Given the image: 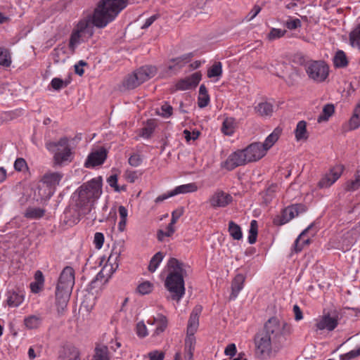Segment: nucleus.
I'll return each instance as SVG.
<instances>
[{
  "label": "nucleus",
  "mask_w": 360,
  "mask_h": 360,
  "mask_svg": "<svg viewBox=\"0 0 360 360\" xmlns=\"http://www.w3.org/2000/svg\"><path fill=\"white\" fill-rule=\"evenodd\" d=\"M128 0H100L91 14L94 26L104 28L112 22L127 4Z\"/></svg>",
  "instance_id": "1"
},
{
  "label": "nucleus",
  "mask_w": 360,
  "mask_h": 360,
  "mask_svg": "<svg viewBox=\"0 0 360 360\" xmlns=\"http://www.w3.org/2000/svg\"><path fill=\"white\" fill-rule=\"evenodd\" d=\"M169 274L165 281V286L172 294V299L179 302L185 294L184 276L186 275L184 264L175 258H170L167 262Z\"/></svg>",
  "instance_id": "2"
},
{
  "label": "nucleus",
  "mask_w": 360,
  "mask_h": 360,
  "mask_svg": "<svg viewBox=\"0 0 360 360\" xmlns=\"http://www.w3.org/2000/svg\"><path fill=\"white\" fill-rule=\"evenodd\" d=\"M78 198L76 206L78 214L86 215L94 208L96 201L102 193L101 178L93 179L82 185L77 190Z\"/></svg>",
  "instance_id": "3"
},
{
  "label": "nucleus",
  "mask_w": 360,
  "mask_h": 360,
  "mask_svg": "<svg viewBox=\"0 0 360 360\" xmlns=\"http://www.w3.org/2000/svg\"><path fill=\"white\" fill-rule=\"evenodd\" d=\"M94 23L91 14L81 19L72 31L69 42V47L74 53L76 47L81 43L84 37H91L94 34Z\"/></svg>",
  "instance_id": "4"
},
{
  "label": "nucleus",
  "mask_w": 360,
  "mask_h": 360,
  "mask_svg": "<svg viewBox=\"0 0 360 360\" xmlns=\"http://www.w3.org/2000/svg\"><path fill=\"white\" fill-rule=\"evenodd\" d=\"M46 149L53 153L55 165H62L67 162H71L72 153L67 137L61 138L58 141H49L46 143Z\"/></svg>",
  "instance_id": "5"
},
{
  "label": "nucleus",
  "mask_w": 360,
  "mask_h": 360,
  "mask_svg": "<svg viewBox=\"0 0 360 360\" xmlns=\"http://www.w3.org/2000/svg\"><path fill=\"white\" fill-rule=\"evenodd\" d=\"M156 72L157 69L155 66H143L125 77L122 83L123 86L126 89H134L153 77Z\"/></svg>",
  "instance_id": "6"
},
{
  "label": "nucleus",
  "mask_w": 360,
  "mask_h": 360,
  "mask_svg": "<svg viewBox=\"0 0 360 360\" xmlns=\"http://www.w3.org/2000/svg\"><path fill=\"white\" fill-rule=\"evenodd\" d=\"M63 174L59 172L46 173L38 186V192L41 200L50 198L54 193L56 187L59 184Z\"/></svg>",
  "instance_id": "7"
},
{
  "label": "nucleus",
  "mask_w": 360,
  "mask_h": 360,
  "mask_svg": "<svg viewBox=\"0 0 360 360\" xmlns=\"http://www.w3.org/2000/svg\"><path fill=\"white\" fill-rule=\"evenodd\" d=\"M305 71L309 79L316 82L325 81L329 75V67L323 60H311L306 63Z\"/></svg>",
  "instance_id": "8"
},
{
  "label": "nucleus",
  "mask_w": 360,
  "mask_h": 360,
  "mask_svg": "<svg viewBox=\"0 0 360 360\" xmlns=\"http://www.w3.org/2000/svg\"><path fill=\"white\" fill-rule=\"evenodd\" d=\"M286 328H289L286 323L280 321L277 318L272 317L267 321L262 330L271 337V340L275 344H277L285 334Z\"/></svg>",
  "instance_id": "9"
},
{
  "label": "nucleus",
  "mask_w": 360,
  "mask_h": 360,
  "mask_svg": "<svg viewBox=\"0 0 360 360\" xmlns=\"http://www.w3.org/2000/svg\"><path fill=\"white\" fill-rule=\"evenodd\" d=\"M255 354L258 358H264L271 352V345L275 342L263 330L257 332L254 338Z\"/></svg>",
  "instance_id": "10"
},
{
  "label": "nucleus",
  "mask_w": 360,
  "mask_h": 360,
  "mask_svg": "<svg viewBox=\"0 0 360 360\" xmlns=\"http://www.w3.org/2000/svg\"><path fill=\"white\" fill-rule=\"evenodd\" d=\"M243 149L237 150L231 153L227 159L221 163V167L228 171L233 170L235 168L248 164Z\"/></svg>",
  "instance_id": "11"
},
{
  "label": "nucleus",
  "mask_w": 360,
  "mask_h": 360,
  "mask_svg": "<svg viewBox=\"0 0 360 360\" xmlns=\"http://www.w3.org/2000/svg\"><path fill=\"white\" fill-rule=\"evenodd\" d=\"M75 285V271L71 266H66L60 273L56 288L71 292Z\"/></svg>",
  "instance_id": "12"
},
{
  "label": "nucleus",
  "mask_w": 360,
  "mask_h": 360,
  "mask_svg": "<svg viewBox=\"0 0 360 360\" xmlns=\"http://www.w3.org/2000/svg\"><path fill=\"white\" fill-rule=\"evenodd\" d=\"M120 251L116 250L115 249L112 250V253L108 257L107 263L102 268L101 271L97 275V278H105L108 279L111 277L112 274L115 271L117 268L118 267L117 259L120 257Z\"/></svg>",
  "instance_id": "13"
},
{
  "label": "nucleus",
  "mask_w": 360,
  "mask_h": 360,
  "mask_svg": "<svg viewBox=\"0 0 360 360\" xmlns=\"http://www.w3.org/2000/svg\"><path fill=\"white\" fill-rule=\"evenodd\" d=\"M243 150L248 163L257 162L266 154L260 142H254L248 146Z\"/></svg>",
  "instance_id": "14"
},
{
  "label": "nucleus",
  "mask_w": 360,
  "mask_h": 360,
  "mask_svg": "<svg viewBox=\"0 0 360 360\" xmlns=\"http://www.w3.org/2000/svg\"><path fill=\"white\" fill-rule=\"evenodd\" d=\"M301 211H304V207L302 205L289 206L283 210L281 216L274 219V222L278 226L283 225L297 216Z\"/></svg>",
  "instance_id": "15"
},
{
  "label": "nucleus",
  "mask_w": 360,
  "mask_h": 360,
  "mask_svg": "<svg viewBox=\"0 0 360 360\" xmlns=\"http://www.w3.org/2000/svg\"><path fill=\"white\" fill-rule=\"evenodd\" d=\"M344 169L342 165H336L333 167L329 173L324 175L319 182L320 188H328L333 185L341 176Z\"/></svg>",
  "instance_id": "16"
},
{
  "label": "nucleus",
  "mask_w": 360,
  "mask_h": 360,
  "mask_svg": "<svg viewBox=\"0 0 360 360\" xmlns=\"http://www.w3.org/2000/svg\"><path fill=\"white\" fill-rule=\"evenodd\" d=\"M344 169L342 165H336L333 167L329 173L324 175L319 182L320 188H328L333 185L341 176Z\"/></svg>",
  "instance_id": "17"
},
{
  "label": "nucleus",
  "mask_w": 360,
  "mask_h": 360,
  "mask_svg": "<svg viewBox=\"0 0 360 360\" xmlns=\"http://www.w3.org/2000/svg\"><path fill=\"white\" fill-rule=\"evenodd\" d=\"M107 158L106 150L101 147L91 153L85 162V167L87 168L93 167L102 165Z\"/></svg>",
  "instance_id": "18"
},
{
  "label": "nucleus",
  "mask_w": 360,
  "mask_h": 360,
  "mask_svg": "<svg viewBox=\"0 0 360 360\" xmlns=\"http://www.w3.org/2000/svg\"><path fill=\"white\" fill-rule=\"evenodd\" d=\"M201 77L200 72H194L191 76L178 81L176 84V89L184 91L195 87L200 82Z\"/></svg>",
  "instance_id": "19"
},
{
  "label": "nucleus",
  "mask_w": 360,
  "mask_h": 360,
  "mask_svg": "<svg viewBox=\"0 0 360 360\" xmlns=\"http://www.w3.org/2000/svg\"><path fill=\"white\" fill-rule=\"evenodd\" d=\"M338 324V319L332 317L329 314H327L316 320L315 328L317 330H327L332 331L337 327Z\"/></svg>",
  "instance_id": "20"
},
{
  "label": "nucleus",
  "mask_w": 360,
  "mask_h": 360,
  "mask_svg": "<svg viewBox=\"0 0 360 360\" xmlns=\"http://www.w3.org/2000/svg\"><path fill=\"white\" fill-rule=\"evenodd\" d=\"M232 197L222 191L215 192L210 199V205L213 207H224L232 202Z\"/></svg>",
  "instance_id": "21"
},
{
  "label": "nucleus",
  "mask_w": 360,
  "mask_h": 360,
  "mask_svg": "<svg viewBox=\"0 0 360 360\" xmlns=\"http://www.w3.org/2000/svg\"><path fill=\"white\" fill-rule=\"evenodd\" d=\"M71 292L56 288V306L58 314H63L67 307L70 300Z\"/></svg>",
  "instance_id": "22"
},
{
  "label": "nucleus",
  "mask_w": 360,
  "mask_h": 360,
  "mask_svg": "<svg viewBox=\"0 0 360 360\" xmlns=\"http://www.w3.org/2000/svg\"><path fill=\"white\" fill-rule=\"evenodd\" d=\"M148 325H156V328L153 333V336H158L163 333L167 327V319L165 316L158 314L157 316L149 319L147 321Z\"/></svg>",
  "instance_id": "23"
},
{
  "label": "nucleus",
  "mask_w": 360,
  "mask_h": 360,
  "mask_svg": "<svg viewBox=\"0 0 360 360\" xmlns=\"http://www.w3.org/2000/svg\"><path fill=\"white\" fill-rule=\"evenodd\" d=\"M201 311L202 307L200 306H197L191 312L187 326L188 334L194 335L197 331L199 326V314Z\"/></svg>",
  "instance_id": "24"
},
{
  "label": "nucleus",
  "mask_w": 360,
  "mask_h": 360,
  "mask_svg": "<svg viewBox=\"0 0 360 360\" xmlns=\"http://www.w3.org/2000/svg\"><path fill=\"white\" fill-rule=\"evenodd\" d=\"M245 277L241 274H237L232 281L231 298L235 299L237 297L239 292L243 289Z\"/></svg>",
  "instance_id": "25"
},
{
  "label": "nucleus",
  "mask_w": 360,
  "mask_h": 360,
  "mask_svg": "<svg viewBox=\"0 0 360 360\" xmlns=\"http://www.w3.org/2000/svg\"><path fill=\"white\" fill-rule=\"evenodd\" d=\"M60 360H80V353L75 347H65L59 356Z\"/></svg>",
  "instance_id": "26"
},
{
  "label": "nucleus",
  "mask_w": 360,
  "mask_h": 360,
  "mask_svg": "<svg viewBox=\"0 0 360 360\" xmlns=\"http://www.w3.org/2000/svg\"><path fill=\"white\" fill-rule=\"evenodd\" d=\"M282 129L277 127L276 128L271 134H270L265 139L264 143H262V146H263L264 149H265L266 153L274 145V143L278 141Z\"/></svg>",
  "instance_id": "27"
},
{
  "label": "nucleus",
  "mask_w": 360,
  "mask_h": 360,
  "mask_svg": "<svg viewBox=\"0 0 360 360\" xmlns=\"http://www.w3.org/2000/svg\"><path fill=\"white\" fill-rule=\"evenodd\" d=\"M198 186L195 183H189L176 186L174 190L171 191L172 195H176L179 194H186L193 193L198 191Z\"/></svg>",
  "instance_id": "28"
},
{
  "label": "nucleus",
  "mask_w": 360,
  "mask_h": 360,
  "mask_svg": "<svg viewBox=\"0 0 360 360\" xmlns=\"http://www.w3.org/2000/svg\"><path fill=\"white\" fill-rule=\"evenodd\" d=\"M313 224H310L307 229H305L297 237L295 241L294 248L296 252H301L304 245H308L310 242L309 238L302 239L305 234L311 229Z\"/></svg>",
  "instance_id": "29"
},
{
  "label": "nucleus",
  "mask_w": 360,
  "mask_h": 360,
  "mask_svg": "<svg viewBox=\"0 0 360 360\" xmlns=\"http://www.w3.org/2000/svg\"><path fill=\"white\" fill-rule=\"evenodd\" d=\"M92 360H110L108 347L103 345L96 346Z\"/></svg>",
  "instance_id": "30"
},
{
  "label": "nucleus",
  "mask_w": 360,
  "mask_h": 360,
  "mask_svg": "<svg viewBox=\"0 0 360 360\" xmlns=\"http://www.w3.org/2000/svg\"><path fill=\"white\" fill-rule=\"evenodd\" d=\"M255 110L261 116H271L274 112V106L269 102H261L255 107Z\"/></svg>",
  "instance_id": "31"
},
{
  "label": "nucleus",
  "mask_w": 360,
  "mask_h": 360,
  "mask_svg": "<svg viewBox=\"0 0 360 360\" xmlns=\"http://www.w3.org/2000/svg\"><path fill=\"white\" fill-rule=\"evenodd\" d=\"M45 210L40 207H29L25 212V217L30 219H38L44 217Z\"/></svg>",
  "instance_id": "32"
},
{
  "label": "nucleus",
  "mask_w": 360,
  "mask_h": 360,
  "mask_svg": "<svg viewBox=\"0 0 360 360\" xmlns=\"http://www.w3.org/2000/svg\"><path fill=\"white\" fill-rule=\"evenodd\" d=\"M295 136L297 141L306 140L308 138L307 131V122L305 121H300L295 130Z\"/></svg>",
  "instance_id": "33"
},
{
  "label": "nucleus",
  "mask_w": 360,
  "mask_h": 360,
  "mask_svg": "<svg viewBox=\"0 0 360 360\" xmlns=\"http://www.w3.org/2000/svg\"><path fill=\"white\" fill-rule=\"evenodd\" d=\"M42 322V318L39 315H31L26 317L24 320L25 326L29 329H35L40 326Z\"/></svg>",
  "instance_id": "34"
},
{
  "label": "nucleus",
  "mask_w": 360,
  "mask_h": 360,
  "mask_svg": "<svg viewBox=\"0 0 360 360\" xmlns=\"http://www.w3.org/2000/svg\"><path fill=\"white\" fill-rule=\"evenodd\" d=\"M52 55L54 63H58L60 62L64 63L68 58V56L66 53V48L65 46L56 47V49H54Z\"/></svg>",
  "instance_id": "35"
},
{
  "label": "nucleus",
  "mask_w": 360,
  "mask_h": 360,
  "mask_svg": "<svg viewBox=\"0 0 360 360\" xmlns=\"http://www.w3.org/2000/svg\"><path fill=\"white\" fill-rule=\"evenodd\" d=\"M23 301V296L19 295L15 292H8V297H7V304L10 307H18Z\"/></svg>",
  "instance_id": "36"
},
{
  "label": "nucleus",
  "mask_w": 360,
  "mask_h": 360,
  "mask_svg": "<svg viewBox=\"0 0 360 360\" xmlns=\"http://www.w3.org/2000/svg\"><path fill=\"white\" fill-rule=\"evenodd\" d=\"M235 130V120L232 117H226L221 127V131L227 136H231L234 133Z\"/></svg>",
  "instance_id": "37"
},
{
  "label": "nucleus",
  "mask_w": 360,
  "mask_h": 360,
  "mask_svg": "<svg viewBox=\"0 0 360 360\" xmlns=\"http://www.w3.org/2000/svg\"><path fill=\"white\" fill-rule=\"evenodd\" d=\"M333 63L337 68H345L347 65L348 60L343 51H337L333 58Z\"/></svg>",
  "instance_id": "38"
},
{
  "label": "nucleus",
  "mask_w": 360,
  "mask_h": 360,
  "mask_svg": "<svg viewBox=\"0 0 360 360\" xmlns=\"http://www.w3.org/2000/svg\"><path fill=\"white\" fill-rule=\"evenodd\" d=\"M229 232L234 240H239L243 238L240 227L232 221L229 223Z\"/></svg>",
  "instance_id": "39"
},
{
  "label": "nucleus",
  "mask_w": 360,
  "mask_h": 360,
  "mask_svg": "<svg viewBox=\"0 0 360 360\" xmlns=\"http://www.w3.org/2000/svg\"><path fill=\"white\" fill-rule=\"evenodd\" d=\"M164 258V255L161 252H158L153 255L151 258L149 265H148V271L150 272H154L158 269L159 264L161 263Z\"/></svg>",
  "instance_id": "40"
},
{
  "label": "nucleus",
  "mask_w": 360,
  "mask_h": 360,
  "mask_svg": "<svg viewBox=\"0 0 360 360\" xmlns=\"http://www.w3.org/2000/svg\"><path fill=\"white\" fill-rule=\"evenodd\" d=\"M360 126V102L357 104L353 116L349 120L350 129H355Z\"/></svg>",
  "instance_id": "41"
},
{
  "label": "nucleus",
  "mask_w": 360,
  "mask_h": 360,
  "mask_svg": "<svg viewBox=\"0 0 360 360\" xmlns=\"http://www.w3.org/2000/svg\"><path fill=\"white\" fill-rule=\"evenodd\" d=\"M349 41L353 47L360 49V24L351 32Z\"/></svg>",
  "instance_id": "42"
},
{
  "label": "nucleus",
  "mask_w": 360,
  "mask_h": 360,
  "mask_svg": "<svg viewBox=\"0 0 360 360\" xmlns=\"http://www.w3.org/2000/svg\"><path fill=\"white\" fill-rule=\"evenodd\" d=\"M334 112V106L330 104L326 105L322 110V113L318 117V122L326 121Z\"/></svg>",
  "instance_id": "43"
},
{
  "label": "nucleus",
  "mask_w": 360,
  "mask_h": 360,
  "mask_svg": "<svg viewBox=\"0 0 360 360\" xmlns=\"http://www.w3.org/2000/svg\"><path fill=\"white\" fill-rule=\"evenodd\" d=\"M222 74V65L221 62H215L207 70V77L212 78L219 77Z\"/></svg>",
  "instance_id": "44"
},
{
  "label": "nucleus",
  "mask_w": 360,
  "mask_h": 360,
  "mask_svg": "<svg viewBox=\"0 0 360 360\" xmlns=\"http://www.w3.org/2000/svg\"><path fill=\"white\" fill-rule=\"evenodd\" d=\"M11 64V57L8 49L0 47V65L9 67Z\"/></svg>",
  "instance_id": "45"
},
{
  "label": "nucleus",
  "mask_w": 360,
  "mask_h": 360,
  "mask_svg": "<svg viewBox=\"0 0 360 360\" xmlns=\"http://www.w3.org/2000/svg\"><path fill=\"white\" fill-rule=\"evenodd\" d=\"M258 232L257 221L252 220L249 230L248 242L250 244H254L257 240Z\"/></svg>",
  "instance_id": "46"
},
{
  "label": "nucleus",
  "mask_w": 360,
  "mask_h": 360,
  "mask_svg": "<svg viewBox=\"0 0 360 360\" xmlns=\"http://www.w3.org/2000/svg\"><path fill=\"white\" fill-rule=\"evenodd\" d=\"M192 57V53L184 55L181 57L173 59L172 61L175 63L174 66L170 65L169 69L174 68L176 66L181 68L185 63H187L190 58Z\"/></svg>",
  "instance_id": "47"
},
{
  "label": "nucleus",
  "mask_w": 360,
  "mask_h": 360,
  "mask_svg": "<svg viewBox=\"0 0 360 360\" xmlns=\"http://www.w3.org/2000/svg\"><path fill=\"white\" fill-rule=\"evenodd\" d=\"M157 112L160 116L168 118L172 115L173 108L167 103H165Z\"/></svg>",
  "instance_id": "48"
},
{
  "label": "nucleus",
  "mask_w": 360,
  "mask_h": 360,
  "mask_svg": "<svg viewBox=\"0 0 360 360\" xmlns=\"http://www.w3.org/2000/svg\"><path fill=\"white\" fill-rule=\"evenodd\" d=\"M285 33V30L281 29L272 28L270 32L267 35V39L269 41H274L275 39L282 37Z\"/></svg>",
  "instance_id": "49"
},
{
  "label": "nucleus",
  "mask_w": 360,
  "mask_h": 360,
  "mask_svg": "<svg viewBox=\"0 0 360 360\" xmlns=\"http://www.w3.org/2000/svg\"><path fill=\"white\" fill-rule=\"evenodd\" d=\"M136 334L139 338H145L148 335L147 327L143 321H139L136 327Z\"/></svg>",
  "instance_id": "50"
},
{
  "label": "nucleus",
  "mask_w": 360,
  "mask_h": 360,
  "mask_svg": "<svg viewBox=\"0 0 360 360\" xmlns=\"http://www.w3.org/2000/svg\"><path fill=\"white\" fill-rule=\"evenodd\" d=\"M153 290V285L149 281H146L140 285L137 288L138 292L141 295H146L150 293Z\"/></svg>",
  "instance_id": "51"
},
{
  "label": "nucleus",
  "mask_w": 360,
  "mask_h": 360,
  "mask_svg": "<svg viewBox=\"0 0 360 360\" xmlns=\"http://www.w3.org/2000/svg\"><path fill=\"white\" fill-rule=\"evenodd\" d=\"M68 84V82L63 81V79L56 77L51 80V85L55 90H60Z\"/></svg>",
  "instance_id": "52"
},
{
  "label": "nucleus",
  "mask_w": 360,
  "mask_h": 360,
  "mask_svg": "<svg viewBox=\"0 0 360 360\" xmlns=\"http://www.w3.org/2000/svg\"><path fill=\"white\" fill-rule=\"evenodd\" d=\"M195 345V338L194 335L187 333V336L185 340V349L194 350Z\"/></svg>",
  "instance_id": "53"
},
{
  "label": "nucleus",
  "mask_w": 360,
  "mask_h": 360,
  "mask_svg": "<svg viewBox=\"0 0 360 360\" xmlns=\"http://www.w3.org/2000/svg\"><path fill=\"white\" fill-rule=\"evenodd\" d=\"M14 168L16 171L22 172L27 168L26 161L23 158H17L14 162Z\"/></svg>",
  "instance_id": "54"
},
{
  "label": "nucleus",
  "mask_w": 360,
  "mask_h": 360,
  "mask_svg": "<svg viewBox=\"0 0 360 360\" xmlns=\"http://www.w3.org/2000/svg\"><path fill=\"white\" fill-rule=\"evenodd\" d=\"M129 164L132 167H138L142 162V158L139 154L134 153L129 158Z\"/></svg>",
  "instance_id": "55"
},
{
  "label": "nucleus",
  "mask_w": 360,
  "mask_h": 360,
  "mask_svg": "<svg viewBox=\"0 0 360 360\" xmlns=\"http://www.w3.org/2000/svg\"><path fill=\"white\" fill-rule=\"evenodd\" d=\"M94 243L95 244V247L97 249H100L102 248L104 243V236L102 233L96 232L94 234Z\"/></svg>",
  "instance_id": "56"
},
{
  "label": "nucleus",
  "mask_w": 360,
  "mask_h": 360,
  "mask_svg": "<svg viewBox=\"0 0 360 360\" xmlns=\"http://www.w3.org/2000/svg\"><path fill=\"white\" fill-rule=\"evenodd\" d=\"M359 356H360V347L342 355L341 359L342 360H350Z\"/></svg>",
  "instance_id": "57"
},
{
  "label": "nucleus",
  "mask_w": 360,
  "mask_h": 360,
  "mask_svg": "<svg viewBox=\"0 0 360 360\" xmlns=\"http://www.w3.org/2000/svg\"><path fill=\"white\" fill-rule=\"evenodd\" d=\"M107 181L111 187L115 188V190L116 191L119 192L121 190L124 189V187H122V188H120L119 186H117V176L116 174L110 176L108 178Z\"/></svg>",
  "instance_id": "58"
},
{
  "label": "nucleus",
  "mask_w": 360,
  "mask_h": 360,
  "mask_svg": "<svg viewBox=\"0 0 360 360\" xmlns=\"http://www.w3.org/2000/svg\"><path fill=\"white\" fill-rule=\"evenodd\" d=\"M148 355L150 360H163L165 357L164 352L158 350L152 351Z\"/></svg>",
  "instance_id": "59"
},
{
  "label": "nucleus",
  "mask_w": 360,
  "mask_h": 360,
  "mask_svg": "<svg viewBox=\"0 0 360 360\" xmlns=\"http://www.w3.org/2000/svg\"><path fill=\"white\" fill-rule=\"evenodd\" d=\"M184 134L187 141H190L191 140L195 141L198 138L200 135V132L198 131H193L192 133H191L187 129L184 131Z\"/></svg>",
  "instance_id": "60"
},
{
  "label": "nucleus",
  "mask_w": 360,
  "mask_h": 360,
  "mask_svg": "<svg viewBox=\"0 0 360 360\" xmlns=\"http://www.w3.org/2000/svg\"><path fill=\"white\" fill-rule=\"evenodd\" d=\"M210 102L209 95H199L198 100V105L200 108H202L206 107Z\"/></svg>",
  "instance_id": "61"
},
{
  "label": "nucleus",
  "mask_w": 360,
  "mask_h": 360,
  "mask_svg": "<svg viewBox=\"0 0 360 360\" xmlns=\"http://www.w3.org/2000/svg\"><path fill=\"white\" fill-rule=\"evenodd\" d=\"M286 27L289 30H295L297 27H301V21L298 18H295L293 20H290L286 22Z\"/></svg>",
  "instance_id": "62"
},
{
  "label": "nucleus",
  "mask_w": 360,
  "mask_h": 360,
  "mask_svg": "<svg viewBox=\"0 0 360 360\" xmlns=\"http://www.w3.org/2000/svg\"><path fill=\"white\" fill-rule=\"evenodd\" d=\"M261 8L259 6H255L249 12V13L245 17L247 21H250L253 18H255L257 14L260 12Z\"/></svg>",
  "instance_id": "63"
},
{
  "label": "nucleus",
  "mask_w": 360,
  "mask_h": 360,
  "mask_svg": "<svg viewBox=\"0 0 360 360\" xmlns=\"http://www.w3.org/2000/svg\"><path fill=\"white\" fill-rule=\"evenodd\" d=\"M154 127L152 124H148L146 127L142 129L141 136L144 138H149L153 134Z\"/></svg>",
  "instance_id": "64"
}]
</instances>
